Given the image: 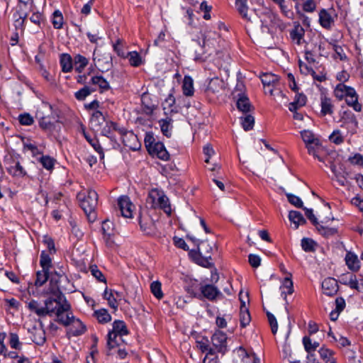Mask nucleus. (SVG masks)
Here are the masks:
<instances>
[{
  "label": "nucleus",
  "instance_id": "f257e3e1",
  "mask_svg": "<svg viewBox=\"0 0 363 363\" xmlns=\"http://www.w3.org/2000/svg\"><path fill=\"white\" fill-rule=\"evenodd\" d=\"M212 250L213 247L208 241L201 240L198 243L197 250H191L189 255L196 264L209 268L213 266L211 262Z\"/></svg>",
  "mask_w": 363,
  "mask_h": 363
},
{
  "label": "nucleus",
  "instance_id": "f03ea898",
  "mask_svg": "<svg viewBox=\"0 0 363 363\" xmlns=\"http://www.w3.org/2000/svg\"><path fill=\"white\" fill-rule=\"evenodd\" d=\"M128 334L125 323L123 320H115L113 323V329L108 334L107 355L113 353L111 350L119 345V340L122 341V337Z\"/></svg>",
  "mask_w": 363,
  "mask_h": 363
},
{
  "label": "nucleus",
  "instance_id": "7ed1b4c3",
  "mask_svg": "<svg viewBox=\"0 0 363 363\" xmlns=\"http://www.w3.org/2000/svg\"><path fill=\"white\" fill-rule=\"evenodd\" d=\"M147 203L152 208H160L168 216L171 215L172 209L168 197L157 189H152L147 199Z\"/></svg>",
  "mask_w": 363,
  "mask_h": 363
},
{
  "label": "nucleus",
  "instance_id": "20e7f679",
  "mask_svg": "<svg viewBox=\"0 0 363 363\" xmlns=\"http://www.w3.org/2000/svg\"><path fill=\"white\" fill-rule=\"evenodd\" d=\"M77 199L84 213L88 217H90L91 213H94L98 203L97 193L94 190H89L86 195L84 193H79Z\"/></svg>",
  "mask_w": 363,
  "mask_h": 363
},
{
  "label": "nucleus",
  "instance_id": "39448f33",
  "mask_svg": "<svg viewBox=\"0 0 363 363\" xmlns=\"http://www.w3.org/2000/svg\"><path fill=\"white\" fill-rule=\"evenodd\" d=\"M52 293L55 296V298H48L44 302V308L45 312V316H52L60 311L61 306L64 304V302H67L65 296L58 289L56 290L53 289Z\"/></svg>",
  "mask_w": 363,
  "mask_h": 363
},
{
  "label": "nucleus",
  "instance_id": "423d86ee",
  "mask_svg": "<svg viewBox=\"0 0 363 363\" xmlns=\"http://www.w3.org/2000/svg\"><path fill=\"white\" fill-rule=\"evenodd\" d=\"M211 342L214 354L220 352L224 354L227 350V336L226 334L222 331L217 330L211 337Z\"/></svg>",
  "mask_w": 363,
  "mask_h": 363
},
{
  "label": "nucleus",
  "instance_id": "0eeeda50",
  "mask_svg": "<svg viewBox=\"0 0 363 363\" xmlns=\"http://www.w3.org/2000/svg\"><path fill=\"white\" fill-rule=\"evenodd\" d=\"M51 108L50 105L44 104L36 112V118L39 120L40 126L43 129H51L53 125L49 116L44 114L45 111H50Z\"/></svg>",
  "mask_w": 363,
  "mask_h": 363
},
{
  "label": "nucleus",
  "instance_id": "6e6552de",
  "mask_svg": "<svg viewBox=\"0 0 363 363\" xmlns=\"http://www.w3.org/2000/svg\"><path fill=\"white\" fill-rule=\"evenodd\" d=\"M70 308V304L68 302H64V304L60 306V311L58 310L55 314L57 317L56 320L65 326H68L73 317L71 313H68Z\"/></svg>",
  "mask_w": 363,
  "mask_h": 363
},
{
  "label": "nucleus",
  "instance_id": "1a4fd4ad",
  "mask_svg": "<svg viewBox=\"0 0 363 363\" xmlns=\"http://www.w3.org/2000/svg\"><path fill=\"white\" fill-rule=\"evenodd\" d=\"M93 60L96 67L102 72L105 69H108L109 67L111 65V55L106 53L101 55L96 49L94 50Z\"/></svg>",
  "mask_w": 363,
  "mask_h": 363
},
{
  "label": "nucleus",
  "instance_id": "9d476101",
  "mask_svg": "<svg viewBox=\"0 0 363 363\" xmlns=\"http://www.w3.org/2000/svg\"><path fill=\"white\" fill-rule=\"evenodd\" d=\"M122 135L123 143L125 146L133 150H137L140 147V144L138 141L137 135L133 132H127L123 130H119Z\"/></svg>",
  "mask_w": 363,
  "mask_h": 363
},
{
  "label": "nucleus",
  "instance_id": "9b49d317",
  "mask_svg": "<svg viewBox=\"0 0 363 363\" xmlns=\"http://www.w3.org/2000/svg\"><path fill=\"white\" fill-rule=\"evenodd\" d=\"M38 322L40 323L39 327L33 325L31 328H28V330L33 335V341L38 345H42L46 340L45 333L43 322L40 320H38Z\"/></svg>",
  "mask_w": 363,
  "mask_h": 363
},
{
  "label": "nucleus",
  "instance_id": "f8f14e48",
  "mask_svg": "<svg viewBox=\"0 0 363 363\" xmlns=\"http://www.w3.org/2000/svg\"><path fill=\"white\" fill-rule=\"evenodd\" d=\"M201 296H203L209 301H214L216 298L223 296L219 289L212 284H205L200 287Z\"/></svg>",
  "mask_w": 363,
  "mask_h": 363
},
{
  "label": "nucleus",
  "instance_id": "ddd939ff",
  "mask_svg": "<svg viewBox=\"0 0 363 363\" xmlns=\"http://www.w3.org/2000/svg\"><path fill=\"white\" fill-rule=\"evenodd\" d=\"M118 205L119 206L121 215L125 218H131L133 213V205L131 203L130 199L123 196L118 199Z\"/></svg>",
  "mask_w": 363,
  "mask_h": 363
},
{
  "label": "nucleus",
  "instance_id": "4468645a",
  "mask_svg": "<svg viewBox=\"0 0 363 363\" xmlns=\"http://www.w3.org/2000/svg\"><path fill=\"white\" fill-rule=\"evenodd\" d=\"M323 293L327 296H334L338 291V284L334 278L328 277L323 280L322 283Z\"/></svg>",
  "mask_w": 363,
  "mask_h": 363
},
{
  "label": "nucleus",
  "instance_id": "2eb2a0df",
  "mask_svg": "<svg viewBox=\"0 0 363 363\" xmlns=\"http://www.w3.org/2000/svg\"><path fill=\"white\" fill-rule=\"evenodd\" d=\"M153 148L150 149L148 151L150 155H155L158 158L167 161L169 159V155L165 149L163 143L157 142L153 146Z\"/></svg>",
  "mask_w": 363,
  "mask_h": 363
},
{
  "label": "nucleus",
  "instance_id": "dca6fc26",
  "mask_svg": "<svg viewBox=\"0 0 363 363\" xmlns=\"http://www.w3.org/2000/svg\"><path fill=\"white\" fill-rule=\"evenodd\" d=\"M69 333L73 336L82 335L85 331V326L82 322L73 315L70 323H69Z\"/></svg>",
  "mask_w": 363,
  "mask_h": 363
},
{
  "label": "nucleus",
  "instance_id": "f3484780",
  "mask_svg": "<svg viewBox=\"0 0 363 363\" xmlns=\"http://www.w3.org/2000/svg\"><path fill=\"white\" fill-rule=\"evenodd\" d=\"M90 82L93 88L96 89L99 87L101 92H104L110 89L109 83L101 76H93L90 79Z\"/></svg>",
  "mask_w": 363,
  "mask_h": 363
},
{
  "label": "nucleus",
  "instance_id": "a211bd4d",
  "mask_svg": "<svg viewBox=\"0 0 363 363\" xmlns=\"http://www.w3.org/2000/svg\"><path fill=\"white\" fill-rule=\"evenodd\" d=\"M238 354L241 357L240 363H260V359L255 354L250 355L242 347L237 350Z\"/></svg>",
  "mask_w": 363,
  "mask_h": 363
},
{
  "label": "nucleus",
  "instance_id": "6ab92c4d",
  "mask_svg": "<svg viewBox=\"0 0 363 363\" xmlns=\"http://www.w3.org/2000/svg\"><path fill=\"white\" fill-rule=\"evenodd\" d=\"M347 116V120L344 118L345 121L342 126L345 127L349 132H350L352 134H354L357 132L358 122L354 114L348 113Z\"/></svg>",
  "mask_w": 363,
  "mask_h": 363
},
{
  "label": "nucleus",
  "instance_id": "aec40b11",
  "mask_svg": "<svg viewBox=\"0 0 363 363\" xmlns=\"http://www.w3.org/2000/svg\"><path fill=\"white\" fill-rule=\"evenodd\" d=\"M183 93L185 96H191L194 94V81L189 76H185L182 84Z\"/></svg>",
  "mask_w": 363,
  "mask_h": 363
},
{
  "label": "nucleus",
  "instance_id": "412c9836",
  "mask_svg": "<svg viewBox=\"0 0 363 363\" xmlns=\"http://www.w3.org/2000/svg\"><path fill=\"white\" fill-rule=\"evenodd\" d=\"M301 136L306 145L311 143H313L315 146L320 145L319 139L315 138L311 130H304L301 131Z\"/></svg>",
  "mask_w": 363,
  "mask_h": 363
},
{
  "label": "nucleus",
  "instance_id": "4be33fe9",
  "mask_svg": "<svg viewBox=\"0 0 363 363\" xmlns=\"http://www.w3.org/2000/svg\"><path fill=\"white\" fill-rule=\"evenodd\" d=\"M27 17V11H18L13 15V18H15L14 26L16 29L20 30L23 31V23Z\"/></svg>",
  "mask_w": 363,
  "mask_h": 363
},
{
  "label": "nucleus",
  "instance_id": "5701e85b",
  "mask_svg": "<svg viewBox=\"0 0 363 363\" xmlns=\"http://www.w3.org/2000/svg\"><path fill=\"white\" fill-rule=\"evenodd\" d=\"M28 309L35 313L39 317L45 316L44 306L40 305L37 301L31 300L28 303Z\"/></svg>",
  "mask_w": 363,
  "mask_h": 363
},
{
  "label": "nucleus",
  "instance_id": "b1692460",
  "mask_svg": "<svg viewBox=\"0 0 363 363\" xmlns=\"http://www.w3.org/2000/svg\"><path fill=\"white\" fill-rule=\"evenodd\" d=\"M306 102V97L302 94L296 95L295 99L293 102L289 105V109L290 111H295L298 108L303 106Z\"/></svg>",
  "mask_w": 363,
  "mask_h": 363
},
{
  "label": "nucleus",
  "instance_id": "393cba45",
  "mask_svg": "<svg viewBox=\"0 0 363 363\" xmlns=\"http://www.w3.org/2000/svg\"><path fill=\"white\" fill-rule=\"evenodd\" d=\"M159 123L162 133L167 138H169L172 135V130L173 128L172 120L170 118L167 117L164 119H161L159 121Z\"/></svg>",
  "mask_w": 363,
  "mask_h": 363
},
{
  "label": "nucleus",
  "instance_id": "a878e982",
  "mask_svg": "<svg viewBox=\"0 0 363 363\" xmlns=\"http://www.w3.org/2000/svg\"><path fill=\"white\" fill-rule=\"evenodd\" d=\"M353 92V88L347 86L342 83L337 84L335 89V95L337 98L342 99L346 97V95L351 94Z\"/></svg>",
  "mask_w": 363,
  "mask_h": 363
},
{
  "label": "nucleus",
  "instance_id": "bb28decb",
  "mask_svg": "<svg viewBox=\"0 0 363 363\" xmlns=\"http://www.w3.org/2000/svg\"><path fill=\"white\" fill-rule=\"evenodd\" d=\"M351 94L346 95L345 101L348 106H352L356 111H360L362 106L358 103V97L355 90L353 89Z\"/></svg>",
  "mask_w": 363,
  "mask_h": 363
},
{
  "label": "nucleus",
  "instance_id": "cd10ccee",
  "mask_svg": "<svg viewBox=\"0 0 363 363\" xmlns=\"http://www.w3.org/2000/svg\"><path fill=\"white\" fill-rule=\"evenodd\" d=\"M289 219L295 224V228H298L300 225L306 223V220L303 215L296 211H291L289 213Z\"/></svg>",
  "mask_w": 363,
  "mask_h": 363
},
{
  "label": "nucleus",
  "instance_id": "c85d7f7f",
  "mask_svg": "<svg viewBox=\"0 0 363 363\" xmlns=\"http://www.w3.org/2000/svg\"><path fill=\"white\" fill-rule=\"evenodd\" d=\"M247 0H235V6L242 17L247 21H250V16L247 14L248 7L247 6Z\"/></svg>",
  "mask_w": 363,
  "mask_h": 363
},
{
  "label": "nucleus",
  "instance_id": "c756f323",
  "mask_svg": "<svg viewBox=\"0 0 363 363\" xmlns=\"http://www.w3.org/2000/svg\"><path fill=\"white\" fill-rule=\"evenodd\" d=\"M237 107L240 111L247 113L250 111L252 106L249 99L246 96L242 95L237 101Z\"/></svg>",
  "mask_w": 363,
  "mask_h": 363
},
{
  "label": "nucleus",
  "instance_id": "7c9ffc66",
  "mask_svg": "<svg viewBox=\"0 0 363 363\" xmlns=\"http://www.w3.org/2000/svg\"><path fill=\"white\" fill-rule=\"evenodd\" d=\"M345 262L348 267L352 270H357L359 268V259L357 257L352 253L347 252L345 256Z\"/></svg>",
  "mask_w": 363,
  "mask_h": 363
},
{
  "label": "nucleus",
  "instance_id": "2f4dec72",
  "mask_svg": "<svg viewBox=\"0 0 363 363\" xmlns=\"http://www.w3.org/2000/svg\"><path fill=\"white\" fill-rule=\"evenodd\" d=\"M319 22L320 25L324 28H328L330 27L333 23V18L325 9H322L320 11Z\"/></svg>",
  "mask_w": 363,
  "mask_h": 363
},
{
  "label": "nucleus",
  "instance_id": "473e14b6",
  "mask_svg": "<svg viewBox=\"0 0 363 363\" xmlns=\"http://www.w3.org/2000/svg\"><path fill=\"white\" fill-rule=\"evenodd\" d=\"M60 65L62 72H70L73 67L71 56L68 54H62L60 57Z\"/></svg>",
  "mask_w": 363,
  "mask_h": 363
},
{
  "label": "nucleus",
  "instance_id": "72a5a7b5",
  "mask_svg": "<svg viewBox=\"0 0 363 363\" xmlns=\"http://www.w3.org/2000/svg\"><path fill=\"white\" fill-rule=\"evenodd\" d=\"M8 172L15 177H23L26 172L18 162H13V164L6 167Z\"/></svg>",
  "mask_w": 363,
  "mask_h": 363
},
{
  "label": "nucleus",
  "instance_id": "f704fd0d",
  "mask_svg": "<svg viewBox=\"0 0 363 363\" xmlns=\"http://www.w3.org/2000/svg\"><path fill=\"white\" fill-rule=\"evenodd\" d=\"M196 346L202 352H207L206 356L208 358H210L208 355L214 354V350L208 345V339L203 338L201 340L196 341Z\"/></svg>",
  "mask_w": 363,
  "mask_h": 363
},
{
  "label": "nucleus",
  "instance_id": "c9c22d12",
  "mask_svg": "<svg viewBox=\"0 0 363 363\" xmlns=\"http://www.w3.org/2000/svg\"><path fill=\"white\" fill-rule=\"evenodd\" d=\"M301 247L302 249L307 252H313L315 251L317 244L316 242L308 238H303L301 240Z\"/></svg>",
  "mask_w": 363,
  "mask_h": 363
},
{
  "label": "nucleus",
  "instance_id": "e433bc0d",
  "mask_svg": "<svg viewBox=\"0 0 363 363\" xmlns=\"http://www.w3.org/2000/svg\"><path fill=\"white\" fill-rule=\"evenodd\" d=\"M260 79L264 86H273L279 80L278 76L272 73H264L262 75H261Z\"/></svg>",
  "mask_w": 363,
  "mask_h": 363
},
{
  "label": "nucleus",
  "instance_id": "4c0bfd02",
  "mask_svg": "<svg viewBox=\"0 0 363 363\" xmlns=\"http://www.w3.org/2000/svg\"><path fill=\"white\" fill-rule=\"evenodd\" d=\"M94 316L101 323H106L111 320V316L106 309H99L94 312Z\"/></svg>",
  "mask_w": 363,
  "mask_h": 363
},
{
  "label": "nucleus",
  "instance_id": "58836bf2",
  "mask_svg": "<svg viewBox=\"0 0 363 363\" xmlns=\"http://www.w3.org/2000/svg\"><path fill=\"white\" fill-rule=\"evenodd\" d=\"M95 90V88H91L89 85H86L82 89L75 92L74 96L77 99L82 101L84 100L86 96L90 95L91 92L94 91Z\"/></svg>",
  "mask_w": 363,
  "mask_h": 363
},
{
  "label": "nucleus",
  "instance_id": "ea45409f",
  "mask_svg": "<svg viewBox=\"0 0 363 363\" xmlns=\"http://www.w3.org/2000/svg\"><path fill=\"white\" fill-rule=\"evenodd\" d=\"M104 121L105 118L101 111H96L92 113L91 123L94 128H99Z\"/></svg>",
  "mask_w": 363,
  "mask_h": 363
},
{
  "label": "nucleus",
  "instance_id": "a19ab883",
  "mask_svg": "<svg viewBox=\"0 0 363 363\" xmlns=\"http://www.w3.org/2000/svg\"><path fill=\"white\" fill-rule=\"evenodd\" d=\"M150 96L147 94H143L141 96L142 104L144 105V111L147 114H152L155 108V105L150 103Z\"/></svg>",
  "mask_w": 363,
  "mask_h": 363
},
{
  "label": "nucleus",
  "instance_id": "79ce46f5",
  "mask_svg": "<svg viewBox=\"0 0 363 363\" xmlns=\"http://www.w3.org/2000/svg\"><path fill=\"white\" fill-rule=\"evenodd\" d=\"M74 61L75 69L78 72H81L88 64V60L81 55H77L74 58Z\"/></svg>",
  "mask_w": 363,
  "mask_h": 363
},
{
  "label": "nucleus",
  "instance_id": "37998d69",
  "mask_svg": "<svg viewBox=\"0 0 363 363\" xmlns=\"http://www.w3.org/2000/svg\"><path fill=\"white\" fill-rule=\"evenodd\" d=\"M304 35L303 28L299 25L296 26L290 32V36L293 40H296L297 44L301 43V40Z\"/></svg>",
  "mask_w": 363,
  "mask_h": 363
},
{
  "label": "nucleus",
  "instance_id": "c03bdc74",
  "mask_svg": "<svg viewBox=\"0 0 363 363\" xmlns=\"http://www.w3.org/2000/svg\"><path fill=\"white\" fill-rule=\"evenodd\" d=\"M290 277L291 275L290 274ZM283 291L281 292V294H284V298H286V294H291L294 292V287H293V281L291 279V277H286L284 279V281L282 283V286L281 287Z\"/></svg>",
  "mask_w": 363,
  "mask_h": 363
},
{
  "label": "nucleus",
  "instance_id": "a18cd8bd",
  "mask_svg": "<svg viewBox=\"0 0 363 363\" xmlns=\"http://www.w3.org/2000/svg\"><path fill=\"white\" fill-rule=\"evenodd\" d=\"M251 320V316L248 308H243L240 312V322L242 328L249 325Z\"/></svg>",
  "mask_w": 363,
  "mask_h": 363
},
{
  "label": "nucleus",
  "instance_id": "49530a36",
  "mask_svg": "<svg viewBox=\"0 0 363 363\" xmlns=\"http://www.w3.org/2000/svg\"><path fill=\"white\" fill-rule=\"evenodd\" d=\"M321 112L323 115L333 113V105L330 99L327 97L321 98Z\"/></svg>",
  "mask_w": 363,
  "mask_h": 363
},
{
  "label": "nucleus",
  "instance_id": "de8ad7c7",
  "mask_svg": "<svg viewBox=\"0 0 363 363\" xmlns=\"http://www.w3.org/2000/svg\"><path fill=\"white\" fill-rule=\"evenodd\" d=\"M150 289L152 294L157 298L161 299L163 298V293L162 291V284L159 281H155L150 284Z\"/></svg>",
  "mask_w": 363,
  "mask_h": 363
},
{
  "label": "nucleus",
  "instance_id": "09e8293b",
  "mask_svg": "<svg viewBox=\"0 0 363 363\" xmlns=\"http://www.w3.org/2000/svg\"><path fill=\"white\" fill-rule=\"evenodd\" d=\"M9 344L11 347L16 350H20L22 348V343L19 340V337L16 333H10L9 335Z\"/></svg>",
  "mask_w": 363,
  "mask_h": 363
},
{
  "label": "nucleus",
  "instance_id": "8fccbe9b",
  "mask_svg": "<svg viewBox=\"0 0 363 363\" xmlns=\"http://www.w3.org/2000/svg\"><path fill=\"white\" fill-rule=\"evenodd\" d=\"M242 126L245 131L253 128L255 124V118L252 116L248 114L243 118H240Z\"/></svg>",
  "mask_w": 363,
  "mask_h": 363
},
{
  "label": "nucleus",
  "instance_id": "3c124183",
  "mask_svg": "<svg viewBox=\"0 0 363 363\" xmlns=\"http://www.w3.org/2000/svg\"><path fill=\"white\" fill-rule=\"evenodd\" d=\"M223 86V82L218 77L213 78L210 80L208 85V90L213 93L219 91Z\"/></svg>",
  "mask_w": 363,
  "mask_h": 363
},
{
  "label": "nucleus",
  "instance_id": "603ef678",
  "mask_svg": "<svg viewBox=\"0 0 363 363\" xmlns=\"http://www.w3.org/2000/svg\"><path fill=\"white\" fill-rule=\"evenodd\" d=\"M345 284L348 285L351 289L357 290L359 292L363 293V279L357 281L355 277H351L350 280Z\"/></svg>",
  "mask_w": 363,
  "mask_h": 363
},
{
  "label": "nucleus",
  "instance_id": "864d4df0",
  "mask_svg": "<svg viewBox=\"0 0 363 363\" xmlns=\"http://www.w3.org/2000/svg\"><path fill=\"white\" fill-rule=\"evenodd\" d=\"M316 228L319 233L325 237L334 235L337 233L336 228L324 227L319 223L316 225Z\"/></svg>",
  "mask_w": 363,
  "mask_h": 363
},
{
  "label": "nucleus",
  "instance_id": "5fc2aeb1",
  "mask_svg": "<svg viewBox=\"0 0 363 363\" xmlns=\"http://www.w3.org/2000/svg\"><path fill=\"white\" fill-rule=\"evenodd\" d=\"M120 129L117 128V125L113 122H107L106 125L101 130V133L103 135L112 138L111 131L112 130H118Z\"/></svg>",
  "mask_w": 363,
  "mask_h": 363
},
{
  "label": "nucleus",
  "instance_id": "6e6d98bb",
  "mask_svg": "<svg viewBox=\"0 0 363 363\" xmlns=\"http://www.w3.org/2000/svg\"><path fill=\"white\" fill-rule=\"evenodd\" d=\"M52 24L55 28L56 29H60L62 27L63 17L62 13L59 11H55L53 13Z\"/></svg>",
  "mask_w": 363,
  "mask_h": 363
},
{
  "label": "nucleus",
  "instance_id": "4d7b16f0",
  "mask_svg": "<svg viewBox=\"0 0 363 363\" xmlns=\"http://www.w3.org/2000/svg\"><path fill=\"white\" fill-rule=\"evenodd\" d=\"M101 229L104 233V235L108 236V238H110V236L113 235V224L111 221L106 220L102 223Z\"/></svg>",
  "mask_w": 363,
  "mask_h": 363
},
{
  "label": "nucleus",
  "instance_id": "13d9d810",
  "mask_svg": "<svg viewBox=\"0 0 363 363\" xmlns=\"http://www.w3.org/2000/svg\"><path fill=\"white\" fill-rule=\"evenodd\" d=\"M36 277L35 285L41 286L48 279V270L43 269L42 272H38Z\"/></svg>",
  "mask_w": 363,
  "mask_h": 363
},
{
  "label": "nucleus",
  "instance_id": "bf43d9fd",
  "mask_svg": "<svg viewBox=\"0 0 363 363\" xmlns=\"http://www.w3.org/2000/svg\"><path fill=\"white\" fill-rule=\"evenodd\" d=\"M303 343L305 347V350L310 352L311 351H314L319 346V343L318 342H311V340L308 337H304L303 338Z\"/></svg>",
  "mask_w": 363,
  "mask_h": 363
},
{
  "label": "nucleus",
  "instance_id": "052dcab7",
  "mask_svg": "<svg viewBox=\"0 0 363 363\" xmlns=\"http://www.w3.org/2000/svg\"><path fill=\"white\" fill-rule=\"evenodd\" d=\"M104 297L105 299H106L108 302V305L114 308V309H117L118 308V304L116 303V299L115 298V297L113 296V294L112 293V291H108L107 290V289L105 290L104 293Z\"/></svg>",
  "mask_w": 363,
  "mask_h": 363
},
{
  "label": "nucleus",
  "instance_id": "680f3d73",
  "mask_svg": "<svg viewBox=\"0 0 363 363\" xmlns=\"http://www.w3.org/2000/svg\"><path fill=\"white\" fill-rule=\"evenodd\" d=\"M40 162L44 168L50 170L53 168L55 160L49 156H42Z\"/></svg>",
  "mask_w": 363,
  "mask_h": 363
},
{
  "label": "nucleus",
  "instance_id": "e2e57ef3",
  "mask_svg": "<svg viewBox=\"0 0 363 363\" xmlns=\"http://www.w3.org/2000/svg\"><path fill=\"white\" fill-rule=\"evenodd\" d=\"M129 62L132 66L138 67L141 63V57L137 52H130L128 54Z\"/></svg>",
  "mask_w": 363,
  "mask_h": 363
},
{
  "label": "nucleus",
  "instance_id": "0e129e2a",
  "mask_svg": "<svg viewBox=\"0 0 363 363\" xmlns=\"http://www.w3.org/2000/svg\"><path fill=\"white\" fill-rule=\"evenodd\" d=\"M306 146L310 155H312L314 157L317 158L320 162H324L323 159L318 155V151L320 145L315 146L313 143H311L308 144Z\"/></svg>",
  "mask_w": 363,
  "mask_h": 363
},
{
  "label": "nucleus",
  "instance_id": "69168bd1",
  "mask_svg": "<svg viewBox=\"0 0 363 363\" xmlns=\"http://www.w3.org/2000/svg\"><path fill=\"white\" fill-rule=\"evenodd\" d=\"M332 49L335 52L334 57L336 59H340V60H343L346 58V55L343 52V49L341 46L337 45L336 44H330Z\"/></svg>",
  "mask_w": 363,
  "mask_h": 363
},
{
  "label": "nucleus",
  "instance_id": "338daca9",
  "mask_svg": "<svg viewBox=\"0 0 363 363\" xmlns=\"http://www.w3.org/2000/svg\"><path fill=\"white\" fill-rule=\"evenodd\" d=\"M144 142L147 151H149L150 149L153 148L152 146L157 143L155 142L153 134L150 132L146 133Z\"/></svg>",
  "mask_w": 363,
  "mask_h": 363
},
{
  "label": "nucleus",
  "instance_id": "774afa93",
  "mask_svg": "<svg viewBox=\"0 0 363 363\" xmlns=\"http://www.w3.org/2000/svg\"><path fill=\"white\" fill-rule=\"evenodd\" d=\"M40 263L43 269L49 270L51 266V259L48 255L43 252L40 255Z\"/></svg>",
  "mask_w": 363,
  "mask_h": 363
}]
</instances>
